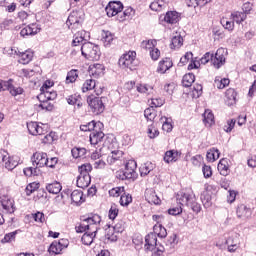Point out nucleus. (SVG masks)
<instances>
[{
    "label": "nucleus",
    "instance_id": "nucleus-1",
    "mask_svg": "<svg viewBox=\"0 0 256 256\" xmlns=\"http://www.w3.org/2000/svg\"><path fill=\"white\" fill-rule=\"evenodd\" d=\"M177 203L179 207L170 208L168 210V215H181L183 213L184 206L190 207L194 213H199L201 211V205L197 203V197L191 189L182 190L176 195Z\"/></svg>",
    "mask_w": 256,
    "mask_h": 256
},
{
    "label": "nucleus",
    "instance_id": "nucleus-2",
    "mask_svg": "<svg viewBox=\"0 0 256 256\" xmlns=\"http://www.w3.org/2000/svg\"><path fill=\"white\" fill-rule=\"evenodd\" d=\"M99 223H101V216L97 214L82 220L77 227V232L84 233L82 236L83 245H91L93 243L99 229Z\"/></svg>",
    "mask_w": 256,
    "mask_h": 256
},
{
    "label": "nucleus",
    "instance_id": "nucleus-3",
    "mask_svg": "<svg viewBox=\"0 0 256 256\" xmlns=\"http://www.w3.org/2000/svg\"><path fill=\"white\" fill-rule=\"evenodd\" d=\"M90 171H93V166L90 163L82 164L78 167V172L80 173L76 180V185L80 189H87L88 185H91V175Z\"/></svg>",
    "mask_w": 256,
    "mask_h": 256
},
{
    "label": "nucleus",
    "instance_id": "nucleus-4",
    "mask_svg": "<svg viewBox=\"0 0 256 256\" xmlns=\"http://www.w3.org/2000/svg\"><path fill=\"white\" fill-rule=\"evenodd\" d=\"M118 65L121 69H129L130 71H135L137 65H139V60H137V53L135 51H128L123 54L119 60Z\"/></svg>",
    "mask_w": 256,
    "mask_h": 256
},
{
    "label": "nucleus",
    "instance_id": "nucleus-5",
    "mask_svg": "<svg viewBox=\"0 0 256 256\" xmlns=\"http://www.w3.org/2000/svg\"><path fill=\"white\" fill-rule=\"evenodd\" d=\"M144 247L146 251L152 252V256H162L165 251V247H163V245L157 244V236L152 233L145 237Z\"/></svg>",
    "mask_w": 256,
    "mask_h": 256
},
{
    "label": "nucleus",
    "instance_id": "nucleus-6",
    "mask_svg": "<svg viewBox=\"0 0 256 256\" xmlns=\"http://www.w3.org/2000/svg\"><path fill=\"white\" fill-rule=\"evenodd\" d=\"M83 21H85V12L83 10H73L68 16L66 25L71 31H76V29H81Z\"/></svg>",
    "mask_w": 256,
    "mask_h": 256
},
{
    "label": "nucleus",
    "instance_id": "nucleus-7",
    "mask_svg": "<svg viewBox=\"0 0 256 256\" xmlns=\"http://www.w3.org/2000/svg\"><path fill=\"white\" fill-rule=\"evenodd\" d=\"M81 53L85 59H89L90 61H99L101 58L99 46L91 42H85L82 44Z\"/></svg>",
    "mask_w": 256,
    "mask_h": 256
},
{
    "label": "nucleus",
    "instance_id": "nucleus-8",
    "mask_svg": "<svg viewBox=\"0 0 256 256\" xmlns=\"http://www.w3.org/2000/svg\"><path fill=\"white\" fill-rule=\"evenodd\" d=\"M57 99V93H40L38 95V100L40 101V104L38 105V108L42 111H53V104L49 101H55Z\"/></svg>",
    "mask_w": 256,
    "mask_h": 256
},
{
    "label": "nucleus",
    "instance_id": "nucleus-9",
    "mask_svg": "<svg viewBox=\"0 0 256 256\" xmlns=\"http://www.w3.org/2000/svg\"><path fill=\"white\" fill-rule=\"evenodd\" d=\"M137 162L129 160L125 165V170L120 172L119 179H137Z\"/></svg>",
    "mask_w": 256,
    "mask_h": 256
},
{
    "label": "nucleus",
    "instance_id": "nucleus-10",
    "mask_svg": "<svg viewBox=\"0 0 256 256\" xmlns=\"http://www.w3.org/2000/svg\"><path fill=\"white\" fill-rule=\"evenodd\" d=\"M88 105L92 113H94V115H101V113L105 111V104H103V100H101V98L99 97H95V98L89 97Z\"/></svg>",
    "mask_w": 256,
    "mask_h": 256
},
{
    "label": "nucleus",
    "instance_id": "nucleus-11",
    "mask_svg": "<svg viewBox=\"0 0 256 256\" xmlns=\"http://www.w3.org/2000/svg\"><path fill=\"white\" fill-rule=\"evenodd\" d=\"M32 165L36 169H41V167H46L48 163L47 153L36 152L31 157Z\"/></svg>",
    "mask_w": 256,
    "mask_h": 256
},
{
    "label": "nucleus",
    "instance_id": "nucleus-12",
    "mask_svg": "<svg viewBox=\"0 0 256 256\" xmlns=\"http://www.w3.org/2000/svg\"><path fill=\"white\" fill-rule=\"evenodd\" d=\"M227 49L226 48H219L214 56L213 59V65L216 69H220V67H223L225 65V60L227 59Z\"/></svg>",
    "mask_w": 256,
    "mask_h": 256
},
{
    "label": "nucleus",
    "instance_id": "nucleus-13",
    "mask_svg": "<svg viewBox=\"0 0 256 256\" xmlns=\"http://www.w3.org/2000/svg\"><path fill=\"white\" fill-rule=\"evenodd\" d=\"M37 33H41V25L37 23H31L20 31L21 37H33L37 35Z\"/></svg>",
    "mask_w": 256,
    "mask_h": 256
},
{
    "label": "nucleus",
    "instance_id": "nucleus-14",
    "mask_svg": "<svg viewBox=\"0 0 256 256\" xmlns=\"http://www.w3.org/2000/svg\"><path fill=\"white\" fill-rule=\"evenodd\" d=\"M239 233L232 232L230 233L229 237L226 239V245H228L229 253H235L237 249H239Z\"/></svg>",
    "mask_w": 256,
    "mask_h": 256
},
{
    "label": "nucleus",
    "instance_id": "nucleus-15",
    "mask_svg": "<svg viewBox=\"0 0 256 256\" xmlns=\"http://www.w3.org/2000/svg\"><path fill=\"white\" fill-rule=\"evenodd\" d=\"M27 129L30 135H45V133H47V125L39 124L37 122L28 123Z\"/></svg>",
    "mask_w": 256,
    "mask_h": 256
},
{
    "label": "nucleus",
    "instance_id": "nucleus-16",
    "mask_svg": "<svg viewBox=\"0 0 256 256\" xmlns=\"http://www.w3.org/2000/svg\"><path fill=\"white\" fill-rule=\"evenodd\" d=\"M69 245V241L67 239H61L59 241H54L50 245L48 251L49 253H53L54 255H59L63 249Z\"/></svg>",
    "mask_w": 256,
    "mask_h": 256
},
{
    "label": "nucleus",
    "instance_id": "nucleus-17",
    "mask_svg": "<svg viewBox=\"0 0 256 256\" xmlns=\"http://www.w3.org/2000/svg\"><path fill=\"white\" fill-rule=\"evenodd\" d=\"M105 11L109 17H115V15H119L123 11V3L117 1L110 2L106 6Z\"/></svg>",
    "mask_w": 256,
    "mask_h": 256
},
{
    "label": "nucleus",
    "instance_id": "nucleus-18",
    "mask_svg": "<svg viewBox=\"0 0 256 256\" xmlns=\"http://www.w3.org/2000/svg\"><path fill=\"white\" fill-rule=\"evenodd\" d=\"M1 158L3 163L5 164L6 169L9 171H12V169H15L17 165H19V162L15 160L14 157L9 156V153L2 151L0 152Z\"/></svg>",
    "mask_w": 256,
    "mask_h": 256
},
{
    "label": "nucleus",
    "instance_id": "nucleus-19",
    "mask_svg": "<svg viewBox=\"0 0 256 256\" xmlns=\"http://www.w3.org/2000/svg\"><path fill=\"white\" fill-rule=\"evenodd\" d=\"M1 205L5 213H15V200L9 196H2Z\"/></svg>",
    "mask_w": 256,
    "mask_h": 256
},
{
    "label": "nucleus",
    "instance_id": "nucleus-20",
    "mask_svg": "<svg viewBox=\"0 0 256 256\" xmlns=\"http://www.w3.org/2000/svg\"><path fill=\"white\" fill-rule=\"evenodd\" d=\"M145 199L150 205H159L161 203V198L155 192V189L148 188L145 190Z\"/></svg>",
    "mask_w": 256,
    "mask_h": 256
},
{
    "label": "nucleus",
    "instance_id": "nucleus-21",
    "mask_svg": "<svg viewBox=\"0 0 256 256\" xmlns=\"http://www.w3.org/2000/svg\"><path fill=\"white\" fill-rule=\"evenodd\" d=\"M89 75L97 79L105 75V66L103 64H93L89 66Z\"/></svg>",
    "mask_w": 256,
    "mask_h": 256
},
{
    "label": "nucleus",
    "instance_id": "nucleus-22",
    "mask_svg": "<svg viewBox=\"0 0 256 256\" xmlns=\"http://www.w3.org/2000/svg\"><path fill=\"white\" fill-rule=\"evenodd\" d=\"M179 13L177 11H168L163 17V23H167V25H175L179 23Z\"/></svg>",
    "mask_w": 256,
    "mask_h": 256
},
{
    "label": "nucleus",
    "instance_id": "nucleus-23",
    "mask_svg": "<svg viewBox=\"0 0 256 256\" xmlns=\"http://www.w3.org/2000/svg\"><path fill=\"white\" fill-rule=\"evenodd\" d=\"M103 139H105V133L103 131L96 130L90 133L91 145H99V143H103Z\"/></svg>",
    "mask_w": 256,
    "mask_h": 256
},
{
    "label": "nucleus",
    "instance_id": "nucleus-24",
    "mask_svg": "<svg viewBox=\"0 0 256 256\" xmlns=\"http://www.w3.org/2000/svg\"><path fill=\"white\" fill-rule=\"evenodd\" d=\"M236 214L239 219H247L251 217V208L247 207L245 204H240L237 207Z\"/></svg>",
    "mask_w": 256,
    "mask_h": 256
},
{
    "label": "nucleus",
    "instance_id": "nucleus-25",
    "mask_svg": "<svg viewBox=\"0 0 256 256\" xmlns=\"http://www.w3.org/2000/svg\"><path fill=\"white\" fill-rule=\"evenodd\" d=\"M115 233H121V229H119V226H110L108 229H106L105 238L108 241H111L112 243L117 241V234Z\"/></svg>",
    "mask_w": 256,
    "mask_h": 256
},
{
    "label": "nucleus",
    "instance_id": "nucleus-26",
    "mask_svg": "<svg viewBox=\"0 0 256 256\" xmlns=\"http://www.w3.org/2000/svg\"><path fill=\"white\" fill-rule=\"evenodd\" d=\"M88 34L85 30H80L76 32L73 36L72 45L77 47V45H81L83 41H87Z\"/></svg>",
    "mask_w": 256,
    "mask_h": 256
},
{
    "label": "nucleus",
    "instance_id": "nucleus-27",
    "mask_svg": "<svg viewBox=\"0 0 256 256\" xmlns=\"http://www.w3.org/2000/svg\"><path fill=\"white\" fill-rule=\"evenodd\" d=\"M173 67V61H171V58H165L162 61L159 62L157 72L158 73H167L169 69Z\"/></svg>",
    "mask_w": 256,
    "mask_h": 256
},
{
    "label": "nucleus",
    "instance_id": "nucleus-28",
    "mask_svg": "<svg viewBox=\"0 0 256 256\" xmlns=\"http://www.w3.org/2000/svg\"><path fill=\"white\" fill-rule=\"evenodd\" d=\"M19 63L22 65H28L33 61V51L26 50L25 52H18Z\"/></svg>",
    "mask_w": 256,
    "mask_h": 256
},
{
    "label": "nucleus",
    "instance_id": "nucleus-29",
    "mask_svg": "<svg viewBox=\"0 0 256 256\" xmlns=\"http://www.w3.org/2000/svg\"><path fill=\"white\" fill-rule=\"evenodd\" d=\"M181 157V152L177 150H170L165 153V163H175Z\"/></svg>",
    "mask_w": 256,
    "mask_h": 256
},
{
    "label": "nucleus",
    "instance_id": "nucleus-30",
    "mask_svg": "<svg viewBox=\"0 0 256 256\" xmlns=\"http://www.w3.org/2000/svg\"><path fill=\"white\" fill-rule=\"evenodd\" d=\"M70 197L73 205H81V203L85 202V198H83V192L81 190H74Z\"/></svg>",
    "mask_w": 256,
    "mask_h": 256
},
{
    "label": "nucleus",
    "instance_id": "nucleus-31",
    "mask_svg": "<svg viewBox=\"0 0 256 256\" xmlns=\"http://www.w3.org/2000/svg\"><path fill=\"white\" fill-rule=\"evenodd\" d=\"M203 123L206 127H212L215 125V115L211 110H205L203 114Z\"/></svg>",
    "mask_w": 256,
    "mask_h": 256
},
{
    "label": "nucleus",
    "instance_id": "nucleus-32",
    "mask_svg": "<svg viewBox=\"0 0 256 256\" xmlns=\"http://www.w3.org/2000/svg\"><path fill=\"white\" fill-rule=\"evenodd\" d=\"M218 171L220 175H223V177H227L229 175V160L223 158L218 163Z\"/></svg>",
    "mask_w": 256,
    "mask_h": 256
},
{
    "label": "nucleus",
    "instance_id": "nucleus-33",
    "mask_svg": "<svg viewBox=\"0 0 256 256\" xmlns=\"http://www.w3.org/2000/svg\"><path fill=\"white\" fill-rule=\"evenodd\" d=\"M183 46V36H181V33L176 32L172 36L171 41V49H179Z\"/></svg>",
    "mask_w": 256,
    "mask_h": 256
},
{
    "label": "nucleus",
    "instance_id": "nucleus-34",
    "mask_svg": "<svg viewBox=\"0 0 256 256\" xmlns=\"http://www.w3.org/2000/svg\"><path fill=\"white\" fill-rule=\"evenodd\" d=\"M153 169H155V164L152 162L142 164L139 169L141 177H147Z\"/></svg>",
    "mask_w": 256,
    "mask_h": 256
},
{
    "label": "nucleus",
    "instance_id": "nucleus-35",
    "mask_svg": "<svg viewBox=\"0 0 256 256\" xmlns=\"http://www.w3.org/2000/svg\"><path fill=\"white\" fill-rule=\"evenodd\" d=\"M152 235H155V237H160L161 239H164V237H167V229L163 227V224H156L153 227V233Z\"/></svg>",
    "mask_w": 256,
    "mask_h": 256
},
{
    "label": "nucleus",
    "instance_id": "nucleus-36",
    "mask_svg": "<svg viewBox=\"0 0 256 256\" xmlns=\"http://www.w3.org/2000/svg\"><path fill=\"white\" fill-rule=\"evenodd\" d=\"M102 41L105 47H109L113 41H115V34L110 31H102Z\"/></svg>",
    "mask_w": 256,
    "mask_h": 256
},
{
    "label": "nucleus",
    "instance_id": "nucleus-37",
    "mask_svg": "<svg viewBox=\"0 0 256 256\" xmlns=\"http://www.w3.org/2000/svg\"><path fill=\"white\" fill-rule=\"evenodd\" d=\"M61 189H63V187L59 182H53L46 186V190L48 191V193H51L52 195H57L61 193Z\"/></svg>",
    "mask_w": 256,
    "mask_h": 256
},
{
    "label": "nucleus",
    "instance_id": "nucleus-38",
    "mask_svg": "<svg viewBox=\"0 0 256 256\" xmlns=\"http://www.w3.org/2000/svg\"><path fill=\"white\" fill-rule=\"evenodd\" d=\"M219 155H221V153H219V149L212 148L207 151L206 159L210 163H214V161H217V159H219Z\"/></svg>",
    "mask_w": 256,
    "mask_h": 256
},
{
    "label": "nucleus",
    "instance_id": "nucleus-39",
    "mask_svg": "<svg viewBox=\"0 0 256 256\" xmlns=\"http://www.w3.org/2000/svg\"><path fill=\"white\" fill-rule=\"evenodd\" d=\"M150 9L152 11H163V9H167V3L165 0H157L150 4Z\"/></svg>",
    "mask_w": 256,
    "mask_h": 256
},
{
    "label": "nucleus",
    "instance_id": "nucleus-40",
    "mask_svg": "<svg viewBox=\"0 0 256 256\" xmlns=\"http://www.w3.org/2000/svg\"><path fill=\"white\" fill-rule=\"evenodd\" d=\"M136 89L138 93H142V95H151V93H153V86L149 84H138Z\"/></svg>",
    "mask_w": 256,
    "mask_h": 256
},
{
    "label": "nucleus",
    "instance_id": "nucleus-41",
    "mask_svg": "<svg viewBox=\"0 0 256 256\" xmlns=\"http://www.w3.org/2000/svg\"><path fill=\"white\" fill-rule=\"evenodd\" d=\"M230 83V80L228 78H221L217 76L214 80V86L217 87V89H225Z\"/></svg>",
    "mask_w": 256,
    "mask_h": 256
},
{
    "label": "nucleus",
    "instance_id": "nucleus-42",
    "mask_svg": "<svg viewBox=\"0 0 256 256\" xmlns=\"http://www.w3.org/2000/svg\"><path fill=\"white\" fill-rule=\"evenodd\" d=\"M231 17L233 21H235V23L241 25V23H243V21L247 19V14H245L244 12L236 11L231 14Z\"/></svg>",
    "mask_w": 256,
    "mask_h": 256
},
{
    "label": "nucleus",
    "instance_id": "nucleus-43",
    "mask_svg": "<svg viewBox=\"0 0 256 256\" xmlns=\"http://www.w3.org/2000/svg\"><path fill=\"white\" fill-rule=\"evenodd\" d=\"M71 153L74 159H85V155H87V149L76 147L72 149Z\"/></svg>",
    "mask_w": 256,
    "mask_h": 256
},
{
    "label": "nucleus",
    "instance_id": "nucleus-44",
    "mask_svg": "<svg viewBox=\"0 0 256 256\" xmlns=\"http://www.w3.org/2000/svg\"><path fill=\"white\" fill-rule=\"evenodd\" d=\"M193 83H195V74L188 73L183 76V79H182L183 87H191Z\"/></svg>",
    "mask_w": 256,
    "mask_h": 256
},
{
    "label": "nucleus",
    "instance_id": "nucleus-45",
    "mask_svg": "<svg viewBox=\"0 0 256 256\" xmlns=\"http://www.w3.org/2000/svg\"><path fill=\"white\" fill-rule=\"evenodd\" d=\"M144 117L147 121H155V117H157V110L153 107H149L144 110Z\"/></svg>",
    "mask_w": 256,
    "mask_h": 256
},
{
    "label": "nucleus",
    "instance_id": "nucleus-46",
    "mask_svg": "<svg viewBox=\"0 0 256 256\" xmlns=\"http://www.w3.org/2000/svg\"><path fill=\"white\" fill-rule=\"evenodd\" d=\"M55 83L51 80H46L42 87L40 88V93H57L55 90L51 89Z\"/></svg>",
    "mask_w": 256,
    "mask_h": 256
},
{
    "label": "nucleus",
    "instance_id": "nucleus-47",
    "mask_svg": "<svg viewBox=\"0 0 256 256\" xmlns=\"http://www.w3.org/2000/svg\"><path fill=\"white\" fill-rule=\"evenodd\" d=\"M122 155H123V152H121V151L111 152V155H108V157H107V163H109V165H113V163H115V161H119V159H121Z\"/></svg>",
    "mask_w": 256,
    "mask_h": 256
},
{
    "label": "nucleus",
    "instance_id": "nucleus-48",
    "mask_svg": "<svg viewBox=\"0 0 256 256\" xmlns=\"http://www.w3.org/2000/svg\"><path fill=\"white\" fill-rule=\"evenodd\" d=\"M96 82L93 79H88L84 82L83 86H82V92L83 93H87V91H93V89H95L96 87Z\"/></svg>",
    "mask_w": 256,
    "mask_h": 256
},
{
    "label": "nucleus",
    "instance_id": "nucleus-49",
    "mask_svg": "<svg viewBox=\"0 0 256 256\" xmlns=\"http://www.w3.org/2000/svg\"><path fill=\"white\" fill-rule=\"evenodd\" d=\"M79 77V70L72 69L67 73L66 83H75Z\"/></svg>",
    "mask_w": 256,
    "mask_h": 256
},
{
    "label": "nucleus",
    "instance_id": "nucleus-50",
    "mask_svg": "<svg viewBox=\"0 0 256 256\" xmlns=\"http://www.w3.org/2000/svg\"><path fill=\"white\" fill-rule=\"evenodd\" d=\"M157 46V40H144L141 43L142 49H145L146 51H152Z\"/></svg>",
    "mask_w": 256,
    "mask_h": 256
},
{
    "label": "nucleus",
    "instance_id": "nucleus-51",
    "mask_svg": "<svg viewBox=\"0 0 256 256\" xmlns=\"http://www.w3.org/2000/svg\"><path fill=\"white\" fill-rule=\"evenodd\" d=\"M200 199H201L204 207H206V209L211 207V194H209L208 191H204L201 194Z\"/></svg>",
    "mask_w": 256,
    "mask_h": 256
},
{
    "label": "nucleus",
    "instance_id": "nucleus-52",
    "mask_svg": "<svg viewBox=\"0 0 256 256\" xmlns=\"http://www.w3.org/2000/svg\"><path fill=\"white\" fill-rule=\"evenodd\" d=\"M225 95H226V99L230 101L229 105L235 104V100L237 99V92H235V89L229 88L226 91Z\"/></svg>",
    "mask_w": 256,
    "mask_h": 256
},
{
    "label": "nucleus",
    "instance_id": "nucleus-53",
    "mask_svg": "<svg viewBox=\"0 0 256 256\" xmlns=\"http://www.w3.org/2000/svg\"><path fill=\"white\" fill-rule=\"evenodd\" d=\"M220 23L224 29H227V31H233L235 29V22H233V20L222 18Z\"/></svg>",
    "mask_w": 256,
    "mask_h": 256
},
{
    "label": "nucleus",
    "instance_id": "nucleus-54",
    "mask_svg": "<svg viewBox=\"0 0 256 256\" xmlns=\"http://www.w3.org/2000/svg\"><path fill=\"white\" fill-rule=\"evenodd\" d=\"M132 202H133V197L131 196V194L124 193L121 195L120 205H122V207H127Z\"/></svg>",
    "mask_w": 256,
    "mask_h": 256
},
{
    "label": "nucleus",
    "instance_id": "nucleus-55",
    "mask_svg": "<svg viewBox=\"0 0 256 256\" xmlns=\"http://www.w3.org/2000/svg\"><path fill=\"white\" fill-rule=\"evenodd\" d=\"M23 173L26 177H33L39 175L41 173V170L39 168H33V167H28L24 168Z\"/></svg>",
    "mask_w": 256,
    "mask_h": 256
},
{
    "label": "nucleus",
    "instance_id": "nucleus-56",
    "mask_svg": "<svg viewBox=\"0 0 256 256\" xmlns=\"http://www.w3.org/2000/svg\"><path fill=\"white\" fill-rule=\"evenodd\" d=\"M8 91L13 95V97H17V95H23V88L15 87L9 84Z\"/></svg>",
    "mask_w": 256,
    "mask_h": 256
},
{
    "label": "nucleus",
    "instance_id": "nucleus-57",
    "mask_svg": "<svg viewBox=\"0 0 256 256\" xmlns=\"http://www.w3.org/2000/svg\"><path fill=\"white\" fill-rule=\"evenodd\" d=\"M147 133L150 139H155V137H159V130H157V128H155V126L153 125L148 126Z\"/></svg>",
    "mask_w": 256,
    "mask_h": 256
},
{
    "label": "nucleus",
    "instance_id": "nucleus-58",
    "mask_svg": "<svg viewBox=\"0 0 256 256\" xmlns=\"http://www.w3.org/2000/svg\"><path fill=\"white\" fill-rule=\"evenodd\" d=\"M53 141H57V134L55 132H50L42 139V143H53Z\"/></svg>",
    "mask_w": 256,
    "mask_h": 256
},
{
    "label": "nucleus",
    "instance_id": "nucleus-59",
    "mask_svg": "<svg viewBox=\"0 0 256 256\" xmlns=\"http://www.w3.org/2000/svg\"><path fill=\"white\" fill-rule=\"evenodd\" d=\"M164 104L165 100L161 98H152L150 102V107H152V109H155V107H163Z\"/></svg>",
    "mask_w": 256,
    "mask_h": 256
},
{
    "label": "nucleus",
    "instance_id": "nucleus-60",
    "mask_svg": "<svg viewBox=\"0 0 256 256\" xmlns=\"http://www.w3.org/2000/svg\"><path fill=\"white\" fill-rule=\"evenodd\" d=\"M81 99V96L78 94L70 95L66 98V101L68 105H75L76 103H79Z\"/></svg>",
    "mask_w": 256,
    "mask_h": 256
},
{
    "label": "nucleus",
    "instance_id": "nucleus-61",
    "mask_svg": "<svg viewBox=\"0 0 256 256\" xmlns=\"http://www.w3.org/2000/svg\"><path fill=\"white\" fill-rule=\"evenodd\" d=\"M213 59H214V54L211 52H206L204 56L200 59V63L201 65H207V62L208 61L213 62Z\"/></svg>",
    "mask_w": 256,
    "mask_h": 256
},
{
    "label": "nucleus",
    "instance_id": "nucleus-62",
    "mask_svg": "<svg viewBox=\"0 0 256 256\" xmlns=\"http://www.w3.org/2000/svg\"><path fill=\"white\" fill-rule=\"evenodd\" d=\"M124 191L125 188L123 187H115L109 190V195L110 197H119V195H121V193H123Z\"/></svg>",
    "mask_w": 256,
    "mask_h": 256
},
{
    "label": "nucleus",
    "instance_id": "nucleus-63",
    "mask_svg": "<svg viewBox=\"0 0 256 256\" xmlns=\"http://www.w3.org/2000/svg\"><path fill=\"white\" fill-rule=\"evenodd\" d=\"M37 189H39V183H30L26 187V195H31V193H34V191H37Z\"/></svg>",
    "mask_w": 256,
    "mask_h": 256
},
{
    "label": "nucleus",
    "instance_id": "nucleus-64",
    "mask_svg": "<svg viewBox=\"0 0 256 256\" xmlns=\"http://www.w3.org/2000/svg\"><path fill=\"white\" fill-rule=\"evenodd\" d=\"M192 164L194 167H201V163H203V156L201 155H196L191 158Z\"/></svg>",
    "mask_w": 256,
    "mask_h": 256
}]
</instances>
